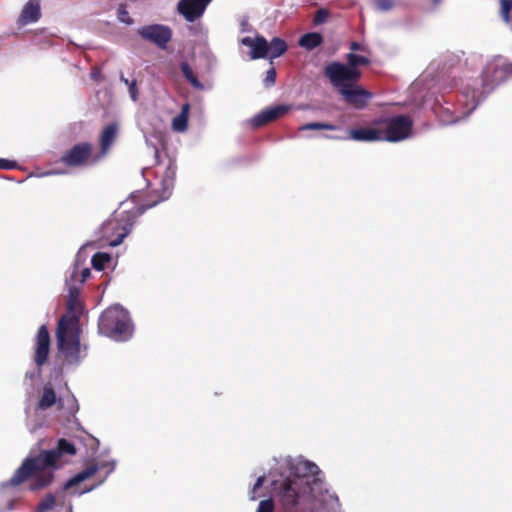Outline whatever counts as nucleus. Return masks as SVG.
Instances as JSON below:
<instances>
[{
  "label": "nucleus",
  "instance_id": "12",
  "mask_svg": "<svg viewBox=\"0 0 512 512\" xmlns=\"http://www.w3.org/2000/svg\"><path fill=\"white\" fill-rule=\"evenodd\" d=\"M50 334L46 325H41L35 338L34 361L40 368L47 363L50 352Z\"/></svg>",
  "mask_w": 512,
  "mask_h": 512
},
{
  "label": "nucleus",
  "instance_id": "25",
  "mask_svg": "<svg viewBox=\"0 0 512 512\" xmlns=\"http://www.w3.org/2000/svg\"><path fill=\"white\" fill-rule=\"evenodd\" d=\"M111 261V256L108 253L97 252L92 256L91 263L95 270L101 271L105 265Z\"/></svg>",
  "mask_w": 512,
  "mask_h": 512
},
{
  "label": "nucleus",
  "instance_id": "38",
  "mask_svg": "<svg viewBox=\"0 0 512 512\" xmlns=\"http://www.w3.org/2000/svg\"><path fill=\"white\" fill-rule=\"evenodd\" d=\"M361 48H362V46L358 42H351V44H350L351 51H358V50H361Z\"/></svg>",
  "mask_w": 512,
  "mask_h": 512
},
{
  "label": "nucleus",
  "instance_id": "5",
  "mask_svg": "<svg viewBox=\"0 0 512 512\" xmlns=\"http://www.w3.org/2000/svg\"><path fill=\"white\" fill-rule=\"evenodd\" d=\"M346 58L347 65L340 62H332L325 66L324 75L332 85H338L341 81H358L361 77L358 66L370 64V60L367 57L355 53H349Z\"/></svg>",
  "mask_w": 512,
  "mask_h": 512
},
{
  "label": "nucleus",
  "instance_id": "27",
  "mask_svg": "<svg viewBox=\"0 0 512 512\" xmlns=\"http://www.w3.org/2000/svg\"><path fill=\"white\" fill-rule=\"evenodd\" d=\"M56 505V499L55 496L51 493L47 494L44 499H42L38 506L37 511L38 512H47L49 510H52Z\"/></svg>",
  "mask_w": 512,
  "mask_h": 512
},
{
  "label": "nucleus",
  "instance_id": "6",
  "mask_svg": "<svg viewBox=\"0 0 512 512\" xmlns=\"http://www.w3.org/2000/svg\"><path fill=\"white\" fill-rule=\"evenodd\" d=\"M381 132V141L399 142L406 139L412 130L413 120L408 115H397L374 120Z\"/></svg>",
  "mask_w": 512,
  "mask_h": 512
},
{
  "label": "nucleus",
  "instance_id": "7",
  "mask_svg": "<svg viewBox=\"0 0 512 512\" xmlns=\"http://www.w3.org/2000/svg\"><path fill=\"white\" fill-rule=\"evenodd\" d=\"M101 161L90 142H78L67 149L60 157V162L70 168L94 166Z\"/></svg>",
  "mask_w": 512,
  "mask_h": 512
},
{
  "label": "nucleus",
  "instance_id": "40",
  "mask_svg": "<svg viewBox=\"0 0 512 512\" xmlns=\"http://www.w3.org/2000/svg\"><path fill=\"white\" fill-rule=\"evenodd\" d=\"M154 153H155V157L158 158L159 157V151H158V149L156 147L154 148Z\"/></svg>",
  "mask_w": 512,
  "mask_h": 512
},
{
  "label": "nucleus",
  "instance_id": "17",
  "mask_svg": "<svg viewBox=\"0 0 512 512\" xmlns=\"http://www.w3.org/2000/svg\"><path fill=\"white\" fill-rule=\"evenodd\" d=\"M41 17V6L39 0H29L23 7L18 23L26 25L37 22Z\"/></svg>",
  "mask_w": 512,
  "mask_h": 512
},
{
  "label": "nucleus",
  "instance_id": "29",
  "mask_svg": "<svg viewBox=\"0 0 512 512\" xmlns=\"http://www.w3.org/2000/svg\"><path fill=\"white\" fill-rule=\"evenodd\" d=\"M501 17L505 22H510V12L512 10V0H501Z\"/></svg>",
  "mask_w": 512,
  "mask_h": 512
},
{
  "label": "nucleus",
  "instance_id": "19",
  "mask_svg": "<svg viewBox=\"0 0 512 512\" xmlns=\"http://www.w3.org/2000/svg\"><path fill=\"white\" fill-rule=\"evenodd\" d=\"M98 469L99 466L95 463L87 465L82 471H80L74 477L67 481V483L65 484V488L68 489L73 486H76L79 483L83 482L84 480L92 477L98 471Z\"/></svg>",
  "mask_w": 512,
  "mask_h": 512
},
{
  "label": "nucleus",
  "instance_id": "16",
  "mask_svg": "<svg viewBox=\"0 0 512 512\" xmlns=\"http://www.w3.org/2000/svg\"><path fill=\"white\" fill-rule=\"evenodd\" d=\"M118 132V126L116 123H110L104 127L100 139V151L97 154L100 156L101 160L106 156L111 146L113 145Z\"/></svg>",
  "mask_w": 512,
  "mask_h": 512
},
{
  "label": "nucleus",
  "instance_id": "24",
  "mask_svg": "<svg viewBox=\"0 0 512 512\" xmlns=\"http://www.w3.org/2000/svg\"><path fill=\"white\" fill-rule=\"evenodd\" d=\"M180 68L183 76L193 88L197 90H202L204 88L203 84L199 81L197 75L193 72L192 68L187 62H182Z\"/></svg>",
  "mask_w": 512,
  "mask_h": 512
},
{
  "label": "nucleus",
  "instance_id": "30",
  "mask_svg": "<svg viewBox=\"0 0 512 512\" xmlns=\"http://www.w3.org/2000/svg\"><path fill=\"white\" fill-rule=\"evenodd\" d=\"M275 82H276V70L274 67H272L266 71V75L263 80V83L266 88H270L275 84Z\"/></svg>",
  "mask_w": 512,
  "mask_h": 512
},
{
  "label": "nucleus",
  "instance_id": "18",
  "mask_svg": "<svg viewBox=\"0 0 512 512\" xmlns=\"http://www.w3.org/2000/svg\"><path fill=\"white\" fill-rule=\"evenodd\" d=\"M79 297L80 289L76 286L69 287L66 315H75L77 317V322L79 321V315L82 309Z\"/></svg>",
  "mask_w": 512,
  "mask_h": 512
},
{
  "label": "nucleus",
  "instance_id": "8",
  "mask_svg": "<svg viewBox=\"0 0 512 512\" xmlns=\"http://www.w3.org/2000/svg\"><path fill=\"white\" fill-rule=\"evenodd\" d=\"M356 82L357 81H341L338 85L332 86L338 91L347 105L360 110L368 105L373 98V94Z\"/></svg>",
  "mask_w": 512,
  "mask_h": 512
},
{
  "label": "nucleus",
  "instance_id": "28",
  "mask_svg": "<svg viewBox=\"0 0 512 512\" xmlns=\"http://www.w3.org/2000/svg\"><path fill=\"white\" fill-rule=\"evenodd\" d=\"M120 80L128 87L129 94H130L132 100L137 101L138 89H137L136 80L130 81L129 79L125 78L123 75H121Z\"/></svg>",
  "mask_w": 512,
  "mask_h": 512
},
{
  "label": "nucleus",
  "instance_id": "37",
  "mask_svg": "<svg viewBox=\"0 0 512 512\" xmlns=\"http://www.w3.org/2000/svg\"><path fill=\"white\" fill-rule=\"evenodd\" d=\"M500 70L505 74H512V63H503L500 66Z\"/></svg>",
  "mask_w": 512,
  "mask_h": 512
},
{
  "label": "nucleus",
  "instance_id": "41",
  "mask_svg": "<svg viewBox=\"0 0 512 512\" xmlns=\"http://www.w3.org/2000/svg\"><path fill=\"white\" fill-rule=\"evenodd\" d=\"M120 13L122 14V16H125V14H127V11H120Z\"/></svg>",
  "mask_w": 512,
  "mask_h": 512
},
{
  "label": "nucleus",
  "instance_id": "32",
  "mask_svg": "<svg viewBox=\"0 0 512 512\" xmlns=\"http://www.w3.org/2000/svg\"><path fill=\"white\" fill-rule=\"evenodd\" d=\"M256 512H274V502L272 499L260 501Z\"/></svg>",
  "mask_w": 512,
  "mask_h": 512
},
{
  "label": "nucleus",
  "instance_id": "3",
  "mask_svg": "<svg viewBox=\"0 0 512 512\" xmlns=\"http://www.w3.org/2000/svg\"><path fill=\"white\" fill-rule=\"evenodd\" d=\"M98 330L116 341L127 340L132 334L128 312L119 305L108 307L99 317Z\"/></svg>",
  "mask_w": 512,
  "mask_h": 512
},
{
  "label": "nucleus",
  "instance_id": "21",
  "mask_svg": "<svg viewBox=\"0 0 512 512\" xmlns=\"http://www.w3.org/2000/svg\"><path fill=\"white\" fill-rule=\"evenodd\" d=\"M189 109H190V105L188 103H185L182 106L180 113L173 118L172 128L174 131L184 132L187 130Z\"/></svg>",
  "mask_w": 512,
  "mask_h": 512
},
{
  "label": "nucleus",
  "instance_id": "11",
  "mask_svg": "<svg viewBox=\"0 0 512 512\" xmlns=\"http://www.w3.org/2000/svg\"><path fill=\"white\" fill-rule=\"evenodd\" d=\"M302 479H286L279 490L280 501L285 509L295 508L299 503Z\"/></svg>",
  "mask_w": 512,
  "mask_h": 512
},
{
  "label": "nucleus",
  "instance_id": "1",
  "mask_svg": "<svg viewBox=\"0 0 512 512\" xmlns=\"http://www.w3.org/2000/svg\"><path fill=\"white\" fill-rule=\"evenodd\" d=\"M77 452L73 443L61 438L54 449L43 450L35 457L26 458L15 471L8 484L18 486L31 479L30 490L37 491L49 486L54 479L56 463L62 455H75Z\"/></svg>",
  "mask_w": 512,
  "mask_h": 512
},
{
  "label": "nucleus",
  "instance_id": "14",
  "mask_svg": "<svg viewBox=\"0 0 512 512\" xmlns=\"http://www.w3.org/2000/svg\"><path fill=\"white\" fill-rule=\"evenodd\" d=\"M291 109L290 105H277L256 114L250 121L253 128L263 127L284 116Z\"/></svg>",
  "mask_w": 512,
  "mask_h": 512
},
{
  "label": "nucleus",
  "instance_id": "9",
  "mask_svg": "<svg viewBox=\"0 0 512 512\" xmlns=\"http://www.w3.org/2000/svg\"><path fill=\"white\" fill-rule=\"evenodd\" d=\"M144 40L155 44L160 49H166L172 39V29L162 24H151L142 26L137 31Z\"/></svg>",
  "mask_w": 512,
  "mask_h": 512
},
{
  "label": "nucleus",
  "instance_id": "2",
  "mask_svg": "<svg viewBox=\"0 0 512 512\" xmlns=\"http://www.w3.org/2000/svg\"><path fill=\"white\" fill-rule=\"evenodd\" d=\"M144 213V208L134 206L129 210H116L102 225V235L113 247L120 245L130 233L136 218Z\"/></svg>",
  "mask_w": 512,
  "mask_h": 512
},
{
  "label": "nucleus",
  "instance_id": "13",
  "mask_svg": "<svg viewBox=\"0 0 512 512\" xmlns=\"http://www.w3.org/2000/svg\"><path fill=\"white\" fill-rule=\"evenodd\" d=\"M330 140H354L360 142L381 141V132L378 126L376 128H357L349 130L348 136L325 135Z\"/></svg>",
  "mask_w": 512,
  "mask_h": 512
},
{
  "label": "nucleus",
  "instance_id": "23",
  "mask_svg": "<svg viewBox=\"0 0 512 512\" xmlns=\"http://www.w3.org/2000/svg\"><path fill=\"white\" fill-rule=\"evenodd\" d=\"M323 42V37L319 33L311 32L304 34L300 40V46L306 48L307 50H313L314 48L320 46Z\"/></svg>",
  "mask_w": 512,
  "mask_h": 512
},
{
  "label": "nucleus",
  "instance_id": "34",
  "mask_svg": "<svg viewBox=\"0 0 512 512\" xmlns=\"http://www.w3.org/2000/svg\"><path fill=\"white\" fill-rule=\"evenodd\" d=\"M265 482V476H260L257 478L252 490L250 491V499L255 500L256 499V491L260 489Z\"/></svg>",
  "mask_w": 512,
  "mask_h": 512
},
{
  "label": "nucleus",
  "instance_id": "35",
  "mask_svg": "<svg viewBox=\"0 0 512 512\" xmlns=\"http://www.w3.org/2000/svg\"><path fill=\"white\" fill-rule=\"evenodd\" d=\"M17 167V163L15 161L7 160L0 158V169L9 170Z\"/></svg>",
  "mask_w": 512,
  "mask_h": 512
},
{
  "label": "nucleus",
  "instance_id": "20",
  "mask_svg": "<svg viewBox=\"0 0 512 512\" xmlns=\"http://www.w3.org/2000/svg\"><path fill=\"white\" fill-rule=\"evenodd\" d=\"M56 393L53 386L47 383L43 387L42 395L38 402V408L40 410H47L56 403Z\"/></svg>",
  "mask_w": 512,
  "mask_h": 512
},
{
  "label": "nucleus",
  "instance_id": "33",
  "mask_svg": "<svg viewBox=\"0 0 512 512\" xmlns=\"http://www.w3.org/2000/svg\"><path fill=\"white\" fill-rule=\"evenodd\" d=\"M375 5L380 11H388L394 7L393 0H375Z\"/></svg>",
  "mask_w": 512,
  "mask_h": 512
},
{
  "label": "nucleus",
  "instance_id": "26",
  "mask_svg": "<svg viewBox=\"0 0 512 512\" xmlns=\"http://www.w3.org/2000/svg\"><path fill=\"white\" fill-rule=\"evenodd\" d=\"M339 127L337 125L331 124V123H324V122H310L303 124L299 127L300 131H306V130H330L335 131Z\"/></svg>",
  "mask_w": 512,
  "mask_h": 512
},
{
  "label": "nucleus",
  "instance_id": "10",
  "mask_svg": "<svg viewBox=\"0 0 512 512\" xmlns=\"http://www.w3.org/2000/svg\"><path fill=\"white\" fill-rule=\"evenodd\" d=\"M210 2L211 0H180L177 11L187 22L193 23L204 15Z\"/></svg>",
  "mask_w": 512,
  "mask_h": 512
},
{
  "label": "nucleus",
  "instance_id": "31",
  "mask_svg": "<svg viewBox=\"0 0 512 512\" xmlns=\"http://www.w3.org/2000/svg\"><path fill=\"white\" fill-rule=\"evenodd\" d=\"M328 17H329L328 10L321 8L316 11L314 18H313V22L315 25H320V24L326 22Z\"/></svg>",
  "mask_w": 512,
  "mask_h": 512
},
{
  "label": "nucleus",
  "instance_id": "4",
  "mask_svg": "<svg viewBox=\"0 0 512 512\" xmlns=\"http://www.w3.org/2000/svg\"><path fill=\"white\" fill-rule=\"evenodd\" d=\"M77 325L75 315H63L57 325L56 338L58 349L63 353L65 359L76 364L80 361V339L77 331L71 330Z\"/></svg>",
  "mask_w": 512,
  "mask_h": 512
},
{
  "label": "nucleus",
  "instance_id": "39",
  "mask_svg": "<svg viewBox=\"0 0 512 512\" xmlns=\"http://www.w3.org/2000/svg\"><path fill=\"white\" fill-rule=\"evenodd\" d=\"M309 471L311 473H314L313 469H318V467L315 464L308 463Z\"/></svg>",
  "mask_w": 512,
  "mask_h": 512
},
{
  "label": "nucleus",
  "instance_id": "15",
  "mask_svg": "<svg viewBox=\"0 0 512 512\" xmlns=\"http://www.w3.org/2000/svg\"><path fill=\"white\" fill-rule=\"evenodd\" d=\"M241 44L251 49L250 59L268 58V41L265 37L261 35H257L255 38L247 36L241 39Z\"/></svg>",
  "mask_w": 512,
  "mask_h": 512
},
{
  "label": "nucleus",
  "instance_id": "22",
  "mask_svg": "<svg viewBox=\"0 0 512 512\" xmlns=\"http://www.w3.org/2000/svg\"><path fill=\"white\" fill-rule=\"evenodd\" d=\"M287 51L286 42L279 38L274 37L271 42H268V58L272 61L275 58L280 57Z\"/></svg>",
  "mask_w": 512,
  "mask_h": 512
},
{
  "label": "nucleus",
  "instance_id": "42",
  "mask_svg": "<svg viewBox=\"0 0 512 512\" xmlns=\"http://www.w3.org/2000/svg\"><path fill=\"white\" fill-rule=\"evenodd\" d=\"M120 13L122 14V16H125V14H127V11H120Z\"/></svg>",
  "mask_w": 512,
  "mask_h": 512
},
{
  "label": "nucleus",
  "instance_id": "36",
  "mask_svg": "<svg viewBox=\"0 0 512 512\" xmlns=\"http://www.w3.org/2000/svg\"><path fill=\"white\" fill-rule=\"evenodd\" d=\"M91 275V270L89 268H83L81 270V279L80 282L84 283Z\"/></svg>",
  "mask_w": 512,
  "mask_h": 512
}]
</instances>
